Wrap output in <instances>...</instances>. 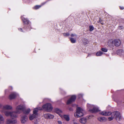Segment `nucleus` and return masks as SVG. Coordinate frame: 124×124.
<instances>
[{
    "label": "nucleus",
    "instance_id": "34",
    "mask_svg": "<svg viewBox=\"0 0 124 124\" xmlns=\"http://www.w3.org/2000/svg\"><path fill=\"white\" fill-rule=\"evenodd\" d=\"M57 122L59 124H62V122L61 121L58 120L57 121Z\"/></svg>",
    "mask_w": 124,
    "mask_h": 124
},
{
    "label": "nucleus",
    "instance_id": "13",
    "mask_svg": "<svg viewBox=\"0 0 124 124\" xmlns=\"http://www.w3.org/2000/svg\"><path fill=\"white\" fill-rule=\"evenodd\" d=\"M17 122V121L16 120L12 121L10 119H7L6 123L7 124H10L11 123H16Z\"/></svg>",
    "mask_w": 124,
    "mask_h": 124
},
{
    "label": "nucleus",
    "instance_id": "31",
    "mask_svg": "<svg viewBox=\"0 0 124 124\" xmlns=\"http://www.w3.org/2000/svg\"><path fill=\"white\" fill-rule=\"evenodd\" d=\"M117 52H119V53H121V54H123L124 53L123 51L122 50H119L117 51Z\"/></svg>",
    "mask_w": 124,
    "mask_h": 124
},
{
    "label": "nucleus",
    "instance_id": "22",
    "mask_svg": "<svg viewBox=\"0 0 124 124\" xmlns=\"http://www.w3.org/2000/svg\"><path fill=\"white\" fill-rule=\"evenodd\" d=\"M30 111L31 110L30 109L28 108L25 110H24V109L23 111V112L24 114H28L30 112Z\"/></svg>",
    "mask_w": 124,
    "mask_h": 124
},
{
    "label": "nucleus",
    "instance_id": "24",
    "mask_svg": "<svg viewBox=\"0 0 124 124\" xmlns=\"http://www.w3.org/2000/svg\"><path fill=\"white\" fill-rule=\"evenodd\" d=\"M103 54V53L101 51L98 52L96 54V55L97 56H101Z\"/></svg>",
    "mask_w": 124,
    "mask_h": 124
},
{
    "label": "nucleus",
    "instance_id": "17",
    "mask_svg": "<svg viewBox=\"0 0 124 124\" xmlns=\"http://www.w3.org/2000/svg\"><path fill=\"white\" fill-rule=\"evenodd\" d=\"M100 113L101 115L103 116H109L110 115L111 112L108 111H103L101 112Z\"/></svg>",
    "mask_w": 124,
    "mask_h": 124
},
{
    "label": "nucleus",
    "instance_id": "9",
    "mask_svg": "<svg viewBox=\"0 0 124 124\" xmlns=\"http://www.w3.org/2000/svg\"><path fill=\"white\" fill-rule=\"evenodd\" d=\"M21 121L22 124L25 123L27 122L28 120V117L26 115H21Z\"/></svg>",
    "mask_w": 124,
    "mask_h": 124
},
{
    "label": "nucleus",
    "instance_id": "15",
    "mask_svg": "<svg viewBox=\"0 0 124 124\" xmlns=\"http://www.w3.org/2000/svg\"><path fill=\"white\" fill-rule=\"evenodd\" d=\"M79 122L81 124H85L87 122V119L85 117L81 118L79 120Z\"/></svg>",
    "mask_w": 124,
    "mask_h": 124
},
{
    "label": "nucleus",
    "instance_id": "7",
    "mask_svg": "<svg viewBox=\"0 0 124 124\" xmlns=\"http://www.w3.org/2000/svg\"><path fill=\"white\" fill-rule=\"evenodd\" d=\"M39 110L37 108L34 109L33 111V114H32L30 115L29 116V119L31 120H32L35 118L37 116V112Z\"/></svg>",
    "mask_w": 124,
    "mask_h": 124
},
{
    "label": "nucleus",
    "instance_id": "30",
    "mask_svg": "<svg viewBox=\"0 0 124 124\" xmlns=\"http://www.w3.org/2000/svg\"><path fill=\"white\" fill-rule=\"evenodd\" d=\"M101 50L102 51L105 52H106L107 51V49L104 48H102Z\"/></svg>",
    "mask_w": 124,
    "mask_h": 124
},
{
    "label": "nucleus",
    "instance_id": "29",
    "mask_svg": "<svg viewBox=\"0 0 124 124\" xmlns=\"http://www.w3.org/2000/svg\"><path fill=\"white\" fill-rule=\"evenodd\" d=\"M84 42L85 43L87 44L88 43L89 41L87 39H85L84 41Z\"/></svg>",
    "mask_w": 124,
    "mask_h": 124
},
{
    "label": "nucleus",
    "instance_id": "27",
    "mask_svg": "<svg viewBox=\"0 0 124 124\" xmlns=\"http://www.w3.org/2000/svg\"><path fill=\"white\" fill-rule=\"evenodd\" d=\"M70 36L71 37H75V38L77 37V35L75 34H71Z\"/></svg>",
    "mask_w": 124,
    "mask_h": 124
},
{
    "label": "nucleus",
    "instance_id": "10",
    "mask_svg": "<svg viewBox=\"0 0 124 124\" xmlns=\"http://www.w3.org/2000/svg\"><path fill=\"white\" fill-rule=\"evenodd\" d=\"M76 98V96L75 95L71 96L70 98L69 99L67 102V104H69L71 103L72 102L74 101Z\"/></svg>",
    "mask_w": 124,
    "mask_h": 124
},
{
    "label": "nucleus",
    "instance_id": "38",
    "mask_svg": "<svg viewBox=\"0 0 124 124\" xmlns=\"http://www.w3.org/2000/svg\"><path fill=\"white\" fill-rule=\"evenodd\" d=\"M34 124H38L37 122H35Z\"/></svg>",
    "mask_w": 124,
    "mask_h": 124
},
{
    "label": "nucleus",
    "instance_id": "19",
    "mask_svg": "<svg viewBox=\"0 0 124 124\" xmlns=\"http://www.w3.org/2000/svg\"><path fill=\"white\" fill-rule=\"evenodd\" d=\"M64 118L65 120L67 121H69L70 120L69 116L68 115H64L63 116L62 118Z\"/></svg>",
    "mask_w": 124,
    "mask_h": 124
},
{
    "label": "nucleus",
    "instance_id": "16",
    "mask_svg": "<svg viewBox=\"0 0 124 124\" xmlns=\"http://www.w3.org/2000/svg\"><path fill=\"white\" fill-rule=\"evenodd\" d=\"M44 116V117L46 119H52L54 117L53 115L50 114H45Z\"/></svg>",
    "mask_w": 124,
    "mask_h": 124
},
{
    "label": "nucleus",
    "instance_id": "26",
    "mask_svg": "<svg viewBox=\"0 0 124 124\" xmlns=\"http://www.w3.org/2000/svg\"><path fill=\"white\" fill-rule=\"evenodd\" d=\"M89 31H92L94 29L93 27L92 26H89Z\"/></svg>",
    "mask_w": 124,
    "mask_h": 124
},
{
    "label": "nucleus",
    "instance_id": "4",
    "mask_svg": "<svg viewBox=\"0 0 124 124\" xmlns=\"http://www.w3.org/2000/svg\"><path fill=\"white\" fill-rule=\"evenodd\" d=\"M1 112L2 113H4L6 116H10L13 118H16L17 117V116L15 114L14 111H9L3 110Z\"/></svg>",
    "mask_w": 124,
    "mask_h": 124
},
{
    "label": "nucleus",
    "instance_id": "32",
    "mask_svg": "<svg viewBox=\"0 0 124 124\" xmlns=\"http://www.w3.org/2000/svg\"><path fill=\"white\" fill-rule=\"evenodd\" d=\"M65 36H69V34L68 33H66L63 34Z\"/></svg>",
    "mask_w": 124,
    "mask_h": 124
},
{
    "label": "nucleus",
    "instance_id": "2",
    "mask_svg": "<svg viewBox=\"0 0 124 124\" xmlns=\"http://www.w3.org/2000/svg\"><path fill=\"white\" fill-rule=\"evenodd\" d=\"M84 110L81 108L78 107L77 108L76 112L74 113V116L77 117L82 116L84 115Z\"/></svg>",
    "mask_w": 124,
    "mask_h": 124
},
{
    "label": "nucleus",
    "instance_id": "39",
    "mask_svg": "<svg viewBox=\"0 0 124 124\" xmlns=\"http://www.w3.org/2000/svg\"><path fill=\"white\" fill-rule=\"evenodd\" d=\"M2 106V105L1 104H0V108Z\"/></svg>",
    "mask_w": 124,
    "mask_h": 124
},
{
    "label": "nucleus",
    "instance_id": "12",
    "mask_svg": "<svg viewBox=\"0 0 124 124\" xmlns=\"http://www.w3.org/2000/svg\"><path fill=\"white\" fill-rule=\"evenodd\" d=\"M12 108V107L11 105L6 104L3 106V110H11Z\"/></svg>",
    "mask_w": 124,
    "mask_h": 124
},
{
    "label": "nucleus",
    "instance_id": "5",
    "mask_svg": "<svg viewBox=\"0 0 124 124\" xmlns=\"http://www.w3.org/2000/svg\"><path fill=\"white\" fill-rule=\"evenodd\" d=\"M87 107L89 109V110L92 113L100 111L99 108L96 106L88 104Z\"/></svg>",
    "mask_w": 124,
    "mask_h": 124
},
{
    "label": "nucleus",
    "instance_id": "18",
    "mask_svg": "<svg viewBox=\"0 0 124 124\" xmlns=\"http://www.w3.org/2000/svg\"><path fill=\"white\" fill-rule=\"evenodd\" d=\"M98 120L101 122H104L107 121L106 118L104 117H100L98 118Z\"/></svg>",
    "mask_w": 124,
    "mask_h": 124
},
{
    "label": "nucleus",
    "instance_id": "23",
    "mask_svg": "<svg viewBox=\"0 0 124 124\" xmlns=\"http://www.w3.org/2000/svg\"><path fill=\"white\" fill-rule=\"evenodd\" d=\"M70 40L72 43H75L76 42V38H70Z\"/></svg>",
    "mask_w": 124,
    "mask_h": 124
},
{
    "label": "nucleus",
    "instance_id": "33",
    "mask_svg": "<svg viewBox=\"0 0 124 124\" xmlns=\"http://www.w3.org/2000/svg\"><path fill=\"white\" fill-rule=\"evenodd\" d=\"M83 96V95L81 94H80L78 95V96L79 98L82 97Z\"/></svg>",
    "mask_w": 124,
    "mask_h": 124
},
{
    "label": "nucleus",
    "instance_id": "37",
    "mask_svg": "<svg viewBox=\"0 0 124 124\" xmlns=\"http://www.w3.org/2000/svg\"><path fill=\"white\" fill-rule=\"evenodd\" d=\"M19 30L20 31H21L22 32L23 31L22 29L21 28L19 29Z\"/></svg>",
    "mask_w": 124,
    "mask_h": 124
},
{
    "label": "nucleus",
    "instance_id": "6",
    "mask_svg": "<svg viewBox=\"0 0 124 124\" xmlns=\"http://www.w3.org/2000/svg\"><path fill=\"white\" fill-rule=\"evenodd\" d=\"M38 108L40 110L43 109L48 111H50L52 110V107L50 104L48 103L43 105L42 106V108Z\"/></svg>",
    "mask_w": 124,
    "mask_h": 124
},
{
    "label": "nucleus",
    "instance_id": "8",
    "mask_svg": "<svg viewBox=\"0 0 124 124\" xmlns=\"http://www.w3.org/2000/svg\"><path fill=\"white\" fill-rule=\"evenodd\" d=\"M18 96V93L15 92L12 93L9 96V98L10 100L15 99L16 97Z\"/></svg>",
    "mask_w": 124,
    "mask_h": 124
},
{
    "label": "nucleus",
    "instance_id": "40",
    "mask_svg": "<svg viewBox=\"0 0 124 124\" xmlns=\"http://www.w3.org/2000/svg\"><path fill=\"white\" fill-rule=\"evenodd\" d=\"M22 19H23V18H22Z\"/></svg>",
    "mask_w": 124,
    "mask_h": 124
},
{
    "label": "nucleus",
    "instance_id": "11",
    "mask_svg": "<svg viewBox=\"0 0 124 124\" xmlns=\"http://www.w3.org/2000/svg\"><path fill=\"white\" fill-rule=\"evenodd\" d=\"M113 42L115 46H118L120 45L121 42L120 40L117 39L114 40L113 41Z\"/></svg>",
    "mask_w": 124,
    "mask_h": 124
},
{
    "label": "nucleus",
    "instance_id": "3",
    "mask_svg": "<svg viewBox=\"0 0 124 124\" xmlns=\"http://www.w3.org/2000/svg\"><path fill=\"white\" fill-rule=\"evenodd\" d=\"M24 105L21 104L18 105L16 108V110L14 111L15 114H20L25 108Z\"/></svg>",
    "mask_w": 124,
    "mask_h": 124
},
{
    "label": "nucleus",
    "instance_id": "14",
    "mask_svg": "<svg viewBox=\"0 0 124 124\" xmlns=\"http://www.w3.org/2000/svg\"><path fill=\"white\" fill-rule=\"evenodd\" d=\"M55 111L56 113L59 115L62 118L63 117V115H62V111L60 109L58 108L55 109Z\"/></svg>",
    "mask_w": 124,
    "mask_h": 124
},
{
    "label": "nucleus",
    "instance_id": "28",
    "mask_svg": "<svg viewBox=\"0 0 124 124\" xmlns=\"http://www.w3.org/2000/svg\"><path fill=\"white\" fill-rule=\"evenodd\" d=\"M41 7V5H37L34 7V8L36 9H37L40 8Z\"/></svg>",
    "mask_w": 124,
    "mask_h": 124
},
{
    "label": "nucleus",
    "instance_id": "1",
    "mask_svg": "<svg viewBox=\"0 0 124 124\" xmlns=\"http://www.w3.org/2000/svg\"><path fill=\"white\" fill-rule=\"evenodd\" d=\"M111 117H109L108 118L109 121L112 120L114 118H115L117 121H119L122 119L121 115L119 112L116 111L111 113Z\"/></svg>",
    "mask_w": 124,
    "mask_h": 124
},
{
    "label": "nucleus",
    "instance_id": "21",
    "mask_svg": "<svg viewBox=\"0 0 124 124\" xmlns=\"http://www.w3.org/2000/svg\"><path fill=\"white\" fill-rule=\"evenodd\" d=\"M4 122V119L3 116L0 114V124L3 123Z\"/></svg>",
    "mask_w": 124,
    "mask_h": 124
},
{
    "label": "nucleus",
    "instance_id": "35",
    "mask_svg": "<svg viewBox=\"0 0 124 124\" xmlns=\"http://www.w3.org/2000/svg\"><path fill=\"white\" fill-rule=\"evenodd\" d=\"M69 109L71 111H72L73 110V109L72 108H70Z\"/></svg>",
    "mask_w": 124,
    "mask_h": 124
},
{
    "label": "nucleus",
    "instance_id": "25",
    "mask_svg": "<svg viewBox=\"0 0 124 124\" xmlns=\"http://www.w3.org/2000/svg\"><path fill=\"white\" fill-rule=\"evenodd\" d=\"M22 20L25 23L28 24L29 23V21L27 19L25 18L22 19Z\"/></svg>",
    "mask_w": 124,
    "mask_h": 124
},
{
    "label": "nucleus",
    "instance_id": "36",
    "mask_svg": "<svg viewBox=\"0 0 124 124\" xmlns=\"http://www.w3.org/2000/svg\"><path fill=\"white\" fill-rule=\"evenodd\" d=\"M120 9H124V8L123 7H120Z\"/></svg>",
    "mask_w": 124,
    "mask_h": 124
},
{
    "label": "nucleus",
    "instance_id": "20",
    "mask_svg": "<svg viewBox=\"0 0 124 124\" xmlns=\"http://www.w3.org/2000/svg\"><path fill=\"white\" fill-rule=\"evenodd\" d=\"M108 45L111 47H113L114 45V44L113 42V41H109L108 42Z\"/></svg>",
    "mask_w": 124,
    "mask_h": 124
}]
</instances>
